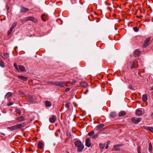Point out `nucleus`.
I'll return each instance as SVG.
<instances>
[{
  "label": "nucleus",
  "mask_w": 153,
  "mask_h": 153,
  "mask_svg": "<svg viewBox=\"0 0 153 153\" xmlns=\"http://www.w3.org/2000/svg\"><path fill=\"white\" fill-rule=\"evenodd\" d=\"M56 117L55 115L52 116L50 119V121L52 123H54L56 120Z\"/></svg>",
  "instance_id": "nucleus-12"
},
{
  "label": "nucleus",
  "mask_w": 153,
  "mask_h": 153,
  "mask_svg": "<svg viewBox=\"0 0 153 153\" xmlns=\"http://www.w3.org/2000/svg\"><path fill=\"white\" fill-rule=\"evenodd\" d=\"M134 53L137 56H139L140 55V52L138 49L134 51Z\"/></svg>",
  "instance_id": "nucleus-26"
},
{
  "label": "nucleus",
  "mask_w": 153,
  "mask_h": 153,
  "mask_svg": "<svg viewBox=\"0 0 153 153\" xmlns=\"http://www.w3.org/2000/svg\"><path fill=\"white\" fill-rule=\"evenodd\" d=\"M66 134H67V136L69 138L71 137V134L70 132L67 131L66 132Z\"/></svg>",
  "instance_id": "nucleus-37"
},
{
  "label": "nucleus",
  "mask_w": 153,
  "mask_h": 153,
  "mask_svg": "<svg viewBox=\"0 0 153 153\" xmlns=\"http://www.w3.org/2000/svg\"><path fill=\"white\" fill-rule=\"evenodd\" d=\"M55 85L56 86L59 88L63 87L65 88V87L67 86V82L65 81L63 82L56 81L55 83Z\"/></svg>",
  "instance_id": "nucleus-2"
},
{
  "label": "nucleus",
  "mask_w": 153,
  "mask_h": 153,
  "mask_svg": "<svg viewBox=\"0 0 153 153\" xmlns=\"http://www.w3.org/2000/svg\"><path fill=\"white\" fill-rule=\"evenodd\" d=\"M13 104V102H9L7 104V105L8 106H10L12 105Z\"/></svg>",
  "instance_id": "nucleus-45"
},
{
  "label": "nucleus",
  "mask_w": 153,
  "mask_h": 153,
  "mask_svg": "<svg viewBox=\"0 0 153 153\" xmlns=\"http://www.w3.org/2000/svg\"><path fill=\"white\" fill-rule=\"evenodd\" d=\"M65 107L67 109H68L70 108V105L68 102L65 104Z\"/></svg>",
  "instance_id": "nucleus-34"
},
{
  "label": "nucleus",
  "mask_w": 153,
  "mask_h": 153,
  "mask_svg": "<svg viewBox=\"0 0 153 153\" xmlns=\"http://www.w3.org/2000/svg\"><path fill=\"white\" fill-rule=\"evenodd\" d=\"M113 150L114 151H119L120 150V148L117 147H114Z\"/></svg>",
  "instance_id": "nucleus-42"
},
{
  "label": "nucleus",
  "mask_w": 153,
  "mask_h": 153,
  "mask_svg": "<svg viewBox=\"0 0 153 153\" xmlns=\"http://www.w3.org/2000/svg\"><path fill=\"white\" fill-rule=\"evenodd\" d=\"M1 134L2 135H5V134H4V133H1Z\"/></svg>",
  "instance_id": "nucleus-51"
},
{
  "label": "nucleus",
  "mask_w": 153,
  "mask_h": 153,
  "mask_svg": "<svg viewBox=\"0 0 153 153\" xmlns=\"http://www.w3.org/2000/svg\"><path fill=\"white\" fill-rule=\"evenodd\" d=\"M16 120L19 122H22L25 120L26 118L25 117L21 116L16 118Z\"/></svg>",
  "instance_id": "nucleus-8"
},
{
  "label": "nucleus",
  "mask_w": 153,
  "mask_h": 153,
  "mask_svg": "<svg viewBox=\"0 0 153 153\" xmlns=\"http://www.w3.org/2000/svg\"><path fill=\"white\" fill-rule=\"evenodd\" d=\"M76 82V81L75 80H74L73 82H71V85H74L75 83Z\"/></svg>",
  "instance_id": "nucleus-43"
},
{
  "label": "nucleus",
  "mask_w": 153,
  "mask_h": 153,
  "mask_svg": "<svg viewBox=\"0 0 153 153\" xmlns=\"http://www.w3.org/2000/svg\"><path fill=\"white\" fill-rule=\"evenodd\" d=\"M137 152H138V153H139V152H140V146H139L138 147Z\"/></svg>",
  "instance_id": "nucleus-44"
},
{
  "label": "nucleus",
  "mask_w": 153,
  "mask_h": 153,
  "mask_svg": "<svg viewBox=\"0 0 153 153\" xmlns=\"http://www.w3.org/2000/svg\"><path fill=\"white\" fill-rule=\"evenodd\" d=\"M21 8L20 11L22 13L27 11L29 10V9L28 8L25 7L23 6H21Z\"/></svg>",
  "instance_id": "nucleus-13"
},
{
  "label": "nucleus",
  "mask_w": 153,
  "mask_h": 153,
  "mask_svg": "<svg viewBox=\"0 0 153 153\" xmlns=\"http://www.w3.org/2000/svg\"><path fill=\"white\" fill-rule=\"evenodd\" d=\"M98 134H94L91 137V138L93 140H95L97 137Z\"/></svg>",
  "instance_id": "nucleus-23"
},
{
  "label": "nucleus",
  "mask_w": 153,
  "mask_h": 153,
  "mask_svg": "<svg viewBox=\"0 0 153 153\" xmlns=\"http://www.w3.org/2000/svg\"><path fill=\"white\" fill-rule=\"evenodd\" d=\"M91 142L89 138L86 139L85 140V145L88 147H90L91 146Z\"/></svg>",
  "instance_id": "nucleus-11"
},
{
  "label": "nucleus",
  "mask_w": 153,
  "mask_h": 153,
  "mask_svg": "<svg viewBox=\"0 0 153 153\" xmlns=\"http://www.w3.org/2000/svg\"><path fill=\"white\" fill-rule=\"evenodd\" d=\"M25 125V123H24L18 124L10 127V129L11 130H15L24 127Z\"/></svg>",
  "instance_id": "nucleus-4"
},
{
  "label": "nucleus",
  "mask_w": 153,
  "mask_h": 153,
  "mask_svg": "<svg viewBox=\"0 0 153 153\" xmlns=\"http://www.w3.org/2000/svg\"><path fill=\"white\" fill-rule=\"evenodd\" d=\"M104 126V124H101L99 125L97 127V128L98 129H100L101 128H102Z\"/></svg>",
  "instance_id": "nucleus-30"
},
{
  "label": "nucleus",
  "mask_w": 153,
  "mask_h": 153,
  "mask_svg": "<svg viewBox=\"0 0 153 153\" xmlns=\"http://www.w3.org/2000/svg\"><path fill=\"white\" fill-rule=\"evenodd\" d=\"M126 114V113L125 111H121L119 113L118 115L119 117H121L124 116Z\"/></svg>",
  "instance_id": "nucleus-14"
},
{
  "label": "nucleus",
  "mask_w": 153,
  "mask_h": 153,
  "mask_svg": "<svg viewBox=\"0 0 153 153\" xmlns=\"http://www.w3.org/2000/svg\"><path fill=\"white\" fill-rule=\"evenodd\" d=\"M70 90V88H67L65 91V92H67L68 91H69Z\"/></svg>",
  "instance_id": "nucleus-46"
},
{
  "label": "nucleus",
  "mask_w": 153,
  "mask_h": 153,
  "mask_svg": "<svg viewBox=\"0 0 153 153\" xmlns=\"http://www.w3.org/2000/svg\"><path fill=\"white\" fill-rule=\"evenodd\" d=\"M144 128L149 130L151 132L153 133V128L150 127L145 126Z\"/></svg>",
  "instance_id": "nucleus-20"
},
{
  "label": "nucleus",
  "mask_w": 153,
  "mask_h": 153,
  "mask_svg": "<svg viewBox=\"0 0 153 153\" xmlns=\"http://www.w3.org/2000/svg\"><path fill=\"white\" fill-rule=\"evenodd\" d=\"M67 82V84H71V82H70V81H69L68 82Z\"/></svg>",
  "instance_id": "nucleus-48"
},
{
  "label": "nucleus",
  "mask_w": 153,
  "mask_h": 153,
  "mask_svg": "<svg viewBox=\"0 0 153 153\" xmlns=\"http://www.w3.org/2000/svg\"><path fill=\"white\" fill-rule=\"evenodd\" d=\"M123 145V144L121 143L119 144H117L114 146V147H120L122 146Z\"/></svg>",
  "instance_id": "nucleus-36"
},
{
  "label": "nucleus",
  "mask_w": 153,
  "mask_h": 153,
  "mask_svg": "<svg viewBox=\"0 0 153 153\" xmlns=\"http://www.w3.org/2000/svg\"><path fill=\"white\" fill-rule=\"evenodd\" d=\"M80 84L81 86H83L84 88L86 87L87 85V83L85 82H81L80 83Z\"/></svg>",
  "instance_id": "nucleus-25"
},
{
  "label": "nucleus",
  "mask_w": 153,
  "mask_h": 153,
  "mask_svg": "<svg viewBox=\"0 0 153 153\" xmlns=\"http://www.w3.org/2000/svg\"><path fill=\"white\" fill-rule=\"evenodd\" d=\"M150 39L151 38L150 37H149L145 40L144 44L143 45L144 47H146L149 44Z\"/></svg>",
  "instance_id": "nucleus-7"
},
{
  "label": "nucleus",
  "mask_w": 153,
  "mask_h": 153,
  "mask_svg": "<svg viewBox=\"0 0 153 153\" xmlns=\"http://www.w3.org/2000/svg\"><path fill=\"white\" fill-rule=\"evenodd\" d=\"M55 82L49 81L48 82V85H55Z\"/></svg>",
  "instance_id": "nucleus-32"
},
{
  "label": "nucleus",
  "mask_w": 153,
  "mask_h": 153,
  "mask_svg": "<svg viewBox=\"0 0 153 153\" xmlns=\"http://www.w3.org/2000/svg\"><path fill=\"white\" fill-rule=\"evenodd\" d=\"M13 30V29H12V28H11L9 30V31L8 32V34L9 35H10V34Z\"/></svg>",
  "instance_id": "nucleus-41"
},
{
  "label": "nucleus",
  "mask_w": 153,
  "mask_h": 153,
  "mask_svg": "<svg viewBox=\"0 0 153 153\" xmlns=\"http://www.w3.org/2000/svg\"><path fill=\"white\" fill-rule=\"evenodd\" d=\"M143 114V111L140 109H137L136 111V114L138 116H140Z\"/></svg>",
  "instance_id": "nucleus-10"
},
{
  "label": "nucleus",
  "mask_w": 153,
  "mask_h": 153,
  "mask_svg": "<svg viewBox=\"0 0 153 153\" xmlns=\"http://www.w3.org/2000/svg\"><path fill=\"white\" fill-rule=\"evenodd\" d=\"M149 151L150 152H152V145L151 143H149Z\"/></svg>",
  "instance_id": "nucleus-27"
},
{
  "label": "nucleus",
  "mask_w": 153,
  "mask_h": 153,
  "mask_svg": "<svg viewBox=\"0 0 153 153\" xmlns=\"http://www.w3.org/2000/svg\"><path fill=\"white\" fill-rule=\"evenodd\" d=\"M88 91V90H87V91H86V92H84V94H86V93Z\"/></svg>",
  "instance_id": "nucleus-49"
},
{
  "label": "nucleus",
  "mask_w": 153,
  "mask_h": 153,
  "mask_svg": "<svg viewBox=\"0 0 153 153\" xmlns=\"http://www.w3.org/2000/svg\"><path fill=\"white\" fill-rule=\"evenodd\" d=\"M14 66L15 68L18 71L19 70V68L17 66V64L16 63H14Z\"/></svg>",
  "instance_id": "nucleus-38"
},
{
  "label": "nucleus",
  "mask_w": 153,
  "mask_h": 153,
  "mask_svg": "<svg viewBox=\"0 0 153 153\" xmlns=\"http://www.w3.org/2000/svg\"><path fill=\"white\" fill-rule=\"evenodd\" d=\"M94 131H91L90 132L88 135L90 136H92L94 134Z\"/></svg>",
  "instance_id": "nucleus-35"
},
{
  "label": "nucleus",
  "mask_w": 153,
  "mask_h": 153,
  "mask_svg": "<svg viewBox=\"0 0 153 153\" xmlns=\"http://www.w3.org/2000/svg\"><path fill=\"white\" fill-rule=\"evenodd\" d=\"M135 64V62H133L131 64V68L133 69L134 68V65Z\"/></svg>",
  "instance_id": "nucleus-33"
},
{
  "label": "nucleus",
  "mask_w": 153,
  "mask_h": 153,
  "mask_svg": "<svg viewBox=\"0 0 153 153\" xmlns=\"http://www.w3.org/2000/svg\"><path fill=\"white\" fill-rule=\"evenodd\" d=\"M99 145H100V147L101 149H103L105 147V143L102 144V143H100V144Z\"/></svg>",
  "instance_id": "nucleus-29"
},
{
  "label": "nucleus",
  "mask_w": 153,
  "mask_h": 153,
  "mask_svg": "<svg viewBox=\"0 0 153 153\" xmlns=\"http://www.w3.org/2000/svg\"><path fill=\"white\" fill-rule=\"evenodd\" d=\"M117 114L115 112H112L110 114L111 116L113 117L114 118L116 116Z\"/></svg>",
  "instance_id": "nucleus-21"
},
{
  "label": "nucleus",
  "mask_w": 153,
  "mask_h": 153,
  "mask_svg": "<svg viewBox=\"0 0 153 153\" xmlns=\"http://www.w3.org/2000/svg\"><path fill=\"white\" fill-rule=\"evenodd\" d=\"M141 118H135L133 117L132 118L131 121L135 124H138L141 121Z\"/></svg>",
  "instance_id": "nucleus-6"
},
{
  "label": "nucleus",
  "mask_w": 153,
  "mask_h": 153,
  "mask_svg": "<svg viewBox=\"0 0 153 153\" xmlns=\"http://www.w3.org/2000/svg\"><path fill=\"white\" fill-rule=\"evenodd\" d=\"M74 144L76 146L78 147L77 151L80 152L84 149V146L82 144L81 141L80 140H77L75 141Z\"/></svg>",
  "instance_id": "nucleus-1"
},
{
  "label": "nucleus",
  "mask_w": 153,
  "mask_h": 153,
  "mask_svg": "<svg viewBox=\"0 0 153 153\" xmlns=\"http://www.w3.org/2000/svg\"><path fill=\"white\" fill-rule=\"evenodd\" d=\"M17 77L19 79L24 81H27L28 79V78L26 77L21 75H18Z\"/></svg>",
  "instance_id": "nucleus-9"
},
{
  "label": "nucleus",
  "mask_w": 153,
  "mask_h": 153,
  "mask_svg": "<svg viewBox=\"0 0 153 153\" xmlns=\"http://www.w3.org/2000/svg\"><path fill=\"white\" fill-rule=\"evenodd\" d=\"M0 66L2 67H4L5 66L4 62L2 61H0Z\"/></svg>",
  "instance_id": "nucleus-31"
},
{
  "label": "nucleus",
  "mask_w": 153,
  "mask_h": 153,
  "mask_svg": "<svg viewBox=\"0 0 153 153\" xmlns=\"http://www.w3.org/2000/svg\"><path fill=\"white\" fill-rule=\"evenodd\" d=\"M108 145H107V146L106 147V149H107L108 148Z\"/></svg>",
  "instance_id": "nucleus-52"
},
{
  "label": "nucleus",
  "mask_w": 153,
  "mask_h": 153,
  "mask_svg": "<svg viewBox=\"0 0 153 153\" xmlns=\"http://www.w3.org/2000/svg\"><path fill=\"white\" fill-rule=\"evenodd\" d=\"M151 117L152 118H153V113L152 114Z\"/></svg>",
  "instance_id": "nucleus-50"
},
{
  "label": "nucleus",
  "mask_w": 153,
  "mask_h": 153,
  "mask_svg": "<svg viewBox=\"0 0 153 153\" xmlns=\"http://www.w3.org/2000/svg\"><path fill=\"white\" fill-rule=\"evenodd\" d=\"M16 112L18 113L19 115H21V111L19 109H16Z\"/></svg>",
  "instance_id": "nucleus-39"
},
{
  "label": "nucleus",
  "mask_w": 153,
  "mask_h": 153,
  "mask_svg": "<svg viewBox=\"0 0 153 153\" xmlns=\"http://www.w3.org/2000/svg\"><path fill=\"white\" fill-rule=\"evenodd\" d=\"M12 95V93L10 92H8L6 95L5 96V98H9Z\"/></svg>",
  "instance_id": "nucleus-19"
},
{
  "label": "nucleus",
  "mask_w": 153,
  "mask_h": 153,
  "mask_svg": "<svg viewBox=\"0 0 153 153\" xmlns=\"http://www.w3.org/2000/svg\"><path fill=\"white\" fill-rule=\"evenodd\" d=\"M45 105L46 107H50L51 105V103L50 101L46 100L45 102Z\"/></svg>",
  "instance_id": "nucleus-15"
},
{
  "label": "nucleus",
  "mask_w": 153,
  "mask_h": 153,
  "mask_svg": "<svg viewBox=\"0 0 153 153\" xmlns=\"http://www.w3.org/2000/svg\"><path fill=\"white\" fill-rule=\"evenodd\" d=\"M4 57L3 56H1L2 57L5 59H7L9 57L8 53H4Z\"/></svg>",
  "instance_id": "nucleus-22"
},
{
  "label": "nucleus",
  "mask_w": 153,
  "mask_h": 153,
  "mask_svg": "<svg viewBox=\"0 0 153 153\" xmlns=\"http://www.w3.org/2000/svg\"><path fill=\"white\" fill-rule=\"evenodd\" d=\"M27 101L28 102L31 103H34L36 101V99L35 97L30 96L28 95L27 97Z\"/></svg>",
  "instance_id": "nucleus-5"
},
{
  "label": "nucleus",
  "mask_w": 153,
  "mask_h": 153,
  "mask_svg": "<svg viewBox=\"0 0 153 153\" xmlns=\"http://www.w3.org/2000/svg\"><path fill=\"white\" fill-rule=\"evenodd\" d=\"M43 146V144L41 142H39L38 144V146L40 149H42Z\"/></svg>",
  "instance_id": "nucleus-24"
},
{
  "label": "nucleus",
  "mask_w": 153,
  "mask_h": 153,
  "mask_svg": "<svg viewBox=\"0 0 153 153\" xmlns=\"http://www.w3.org/2000/svg\"><path fill=\"white\" fill-rule=\"evenodd\" d=\"M17 23L16 22H14L12 25L11 27L12 29H13L17 25Z\"/></svg>",
  "instance_id": "nucleus-28"
},
{
  "label": "nucleus",
  "mask_w": 153,
  "mask_h": 153,
  "mask_svg": "<svg viewBox=\"0 0 153 153\" xmlns=\"http://www.w3.org/2000/svg\"><path fill=\"white\" fill-rule=\"evenodd\" d=\"M47 17V16L45 14L42 15L41 16V18L42 20L44 21H45L47 20L48 19Z\"/></svg>",
  "instance_id": "nucleus-16"
},
{
  "label": "nucleus",
  "mask_w": 153,
  "mask_h": 153,
  "mask_svg": "<svg viewBox=\"0 0 153 153\" xmlns=\"http://www.w3.org/2000/svg\"><path fill=\"white\" fill-rule=\"evenodd\" d=\"M32 21L35 23H36L38 22V21L36 19L31 16H28L22 19V22H26V21Z\"/></svg>",
  "instance_id": "nucleus-3"
},
{
  "label": "nucleus",
  "mask_w": 153,
  "mask_h": 153,
  "mask_svg": "<svg viewBox=\"0 0 153 153\" xmlns=\"http://www.w3.org/2000/svg\"><path fill=\"white\" fill-rule=\"evenodd\" d=\"M19 70L22 71H26L25 68L24 66L22 65H19Z\"/></svg>",
  "instance_id": "nucleus-17"
},
{
  "label": "nucleus",
  "mask_w": 153,
  "mask_h": 153,
  "mask_svg": "<svg viewBox=\"0 0 153 153\" xmlns=\"http://www.w3.org/2000/svg\"><path fill=\"white\" fill-rule=\"evenodd\" d=\"M133 29L134 31L136 32H137L139 30L138 29L137 27H133Z\"/></svg>",
  "instance_id": "nucleus-40"
},
{
  "label": "nucleus",
  "mask_w": 153,
  "mask_h": 153,
  "mask_svg": "<svg viewBox=\"0 0 153 153\" xmlns=\"http://www.w3.org/2000/svg\"><path fill=\"white\" fill-rule=\"evenodd\" d=\"M151 90L152 91V97L153 98V89H151Z\"/></svg>",
  "instance_id": "nucleus-47"
},
{
  "label": "nucleus",
  "mask_w": 153,
  "mask_h": 153,
  "mask_svg": "<svg viewBox=\"0 0 153 153\" xmlns=\"http://www.w3.org/2000/svg\"><path fill=\"white\" fill-rule=\"evenodd\" d=\"M142 100L144 102H146L147 100V96L146 94H144L142 96Z\"/></svg>",
  "instance_id": "nucleus-18"
}]
</instances>
